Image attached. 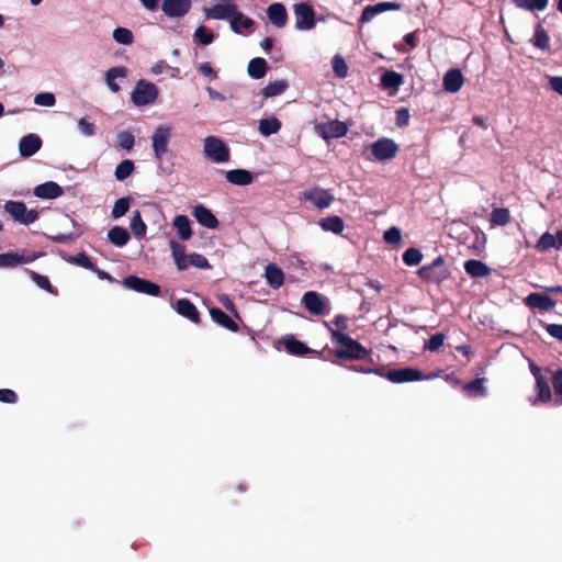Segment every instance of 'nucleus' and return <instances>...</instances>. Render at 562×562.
Masks as SVG:
<instances>
[{
	"instance_id": "1",
	"label": "nucleus",
	"mask_w": 562,
	"mask_h": 562,
	"mask_svg": "<svg viewBox=\"0 0 562 562\" xmlns=\"http://www.w3.org/2000/svg\"><path fill=\"white\" fill-rule=\"evenodd\" d=\"M353 371L370 373L374 372L380 376L386 378L389 381L393 383H405V382H413V381H422L426 376L424 373L413 367H404L400 369H393V370H385L384 368L375 367V363L370 358L369 361L363 366H357L353 363Z\"/></svg>"
},
{
	"instance_id": "2",
	"label": "nucleus",
	"mask_w": 562,
	"mask_h": 562,
	"mask_svg": "<svg viewBox=\"0 0 562 562\" xmlns=\"http://www.w3.org/2000/svg\"><path fill=\"white\" fill-rule=\"evenodd\" d=\"M417 274L427 283L440 284L450 278L451 272L443 257L438 256L431 263L420 267Z\"/></svg>"
},
{
	"instance_id": "3",
	"label": "nucleus",
	"mask_w": 562,
	"mask_h": 562,
	"mask_svg": "<svg viewBox=\"0 0 562 562\" xmlns=\"http://www.w3.org/2000/svg\"><path fill=\"white\" fill-rule=\"evenodd\" d=\"M203 155L216 164L227 162L231 157L228 146L216 136H206L203 139Z\"/></svg>"
},
{
	"instance_id": "4",
	"label": "nucleus",
	"mask_w": 562,
	"mask_h": 562,
	"mask_svg": "<svg viewBox=\"0 0 562 562\" xmlns=\"http://www.w3.org/2000/svg\"><path fill=\"white\" fill-rule=\"evenodd\" d=\"M3 209L14 222L22 225H30L38 218V212L33 209L27 210L22 201H7Z\"/></svg>"
},
{
	"instance_id": "5",
	"label": "nucleus",
	"mask_w": 562,
	"mask_h": 562,
	"mask_svg": "<svg viewBox=\"0 0 562 562\" xmlns=\"http://www.w3.org/2000/svg\"><path fill=\"white\" fill-rule=\"evenodd\" d=\"M324 325L331 334V341L337 347L334 350V355L337 360L351 359V337L340 329H333V326L328 322H324Z\"/></svg>"
},
{
	"instance_id": "6",
	"label": "nucleus",
	"mask_w": 562,
	"mask_h": 562,
	"mask_svg": "<svg viewBox=\"0 0 562 562\" xmlns=\"http://www.w3.org/2000/svg\"><path fill=\"white\" fill-rule=\"evenodd\" d=\"M158 97L157 87L146 80H139L132 92V101L137 106L151 104Z\"/></svg>"
},
{
	"instance_id": "7",
	"label": "nucleus",
	"mask_w": 562,
	"mask_h": 562,
	"mask_svg": "<svg viewBox=\"0 0 562 562\" xmlns=\"http://www.w3.org/2000/svg\"><path fill=\"white\" fill-rule=\"evenodd\" d=\"M171 138V127L159 125L151 135V148L157 161H161L164 155L168 151V144Z\"/></svg>"
},
{
	"instance_id": "8",
	"label": "nucleus",
	"mask_w": 562,
	"mask_h": 562,
	"mask_svg": "<svg viewBox=\"0 0 562 562\" xmlns=\"http://www.w3.org/2000/svg\"><path fill=\"white\" fill-rule=\"evenodd\" d=\"M238 8L234 0H220L214 5L204 9L205 16L213 20L232 21Z\"/></svg>"
},
{
	"instance_id": "9",
	"label": "nucleus",
	"mask_w": 562,
	"mask_h": 562,
	"mask_svg": "<svg viewBox=\"0 0 562 562\" xmlns=\"http://www.w3.org/2000/svg\"><path fill=\"white\" fill-rule=\"evenodd\" d=\"M123 285L128 290L150 296H158L160 294V286L157 283L136 276L125 277Z\"/></svg>"
},
{
	"instance_id": "10",
	"label": "nucleus",
	"mask_w": 562,
	"mask_h": 562,
	"mask_svg": "<svg viewBox=\"0 0 562 562\" xmlns=\"http://www.w3.org/2000/svg\"><path fill=\"white\" fill-rule=\"evenodd\" d=\"M397 151L398 146L391 138H380L371 144V154L379 161L392 159Z\"/></svg>"
},
{
	"instance_id": "11",
	"label": "nucleus",
	"mask_w": 562,
	"mask_h": 562,
	"mask_svg": "<svg viewBox=\"0 0 562 562\" xmlns=\"http://www.w3.org/2000/svg\"><path fill=\"white\" fill-rule=\"evenodd\" d=\"M294 14L296 16L295 27L301 31H307L315 26V12L313 8L305 3H296L294 5Z\"/></svg>"
},
{
	"instance_id": "12",
	"label": "nucleus",
	"mask_w": 562,
	"mask_h": 562,
	"mask_svg": "<svg viewBox=\"0 0 562 562\" xmlns=\"http://www.w3.org/2000/svg\"><path fill=\"white\" fill-rule=\"evenodd\" d=\"M327 303L326 297L315 291H307L302 296V304L313 315L325 314Z\"/></svg>"
},
{
	"instance_id": "13",
	"label": "nucleus",
	"mask_w": 562,
	"mask_h": 562,
	"mask_svg": "<svg viewBox=\"0 0 562 562\" xmlns=\"http://www.w3.org/2000/svg\"><path fill=\"white\" fill-rule=\"evenodd\" d=\"M191 7V0H164L161 10L167 16L178 19L184 16Z\"/></svg>"
},
{
	"instance_id": "14",
	"label": "nucleus",
	"mask_w": 562,
	"mask_h": 562,
	"mask_svg": "<svg viewBox=\"0 0 562 562\" xmlns=\"http://www.w3.org/2000/svg\"><path fill=\"white\" fill-rule=\"evenodd\" d=\"M38 255L30 254V252H4L0 254V268H14L20 265L31 263L33 262Z\"/></svg>"
},
{
	"instance_id": "15",
	"label": "nucleus",
	"mask_w": 562,
	"mask_h": 562,
	"mask_svg": "<svg viewBox=\"0 0 562 562\" xmlns=\"http://www.w3.org/2000/svg\"><path fill=\"white\" fill-rule=\"evenodd\" d=\"M402 4L398 2H379L376 4L367 5L359 19V23L363 24L370 22L375 15L385 11H398Z\"/></svg>"
},
{
	"instance_id": "16",
	"label": "nucleus",
	"mask_w": 562,
	"mask_h": 562,
	"mask_svg": "<svg viewBox=\"0 0 562 562\" xmlns=\"http://www.w3.org/2000/svg\"><path fill=\"white\" fill-rule=\"evenodd\" d=\"M42 147V139L37 134H27L19 142V154L23 158H30Z\"/></svg>"
},
{
	"instance_id": "17",
	"label": "nucleus",
	"mask_w": 562,
	"mask_h": 562,
	"mask_svg": "<svg viewBox=\"0 0 562 562\" xmlns=\"http://www.w3.org/2000/svg\"><path fill=\"white\" fill-rule=\"evenodd\" d=\"M303 196L318 209L328 207L334 200V196L330 194V192L322 188H313L308 191H305Z\"/></svg>"
},
{
	"instance_id": "18",
	"label": "nucleus",
	"mask_w": 562,
	"mask_h": 562,
	"mask_svg": "<svg viewBox=\"0 0 562 562\" xmlns=\"http://www.w3.org/2000/svg\"><path fill=\"white\" fill-rule=\"evenodd\" d=\"M192 215L205 228L215 229L218 226L216 216L203 204H196L192 210Z\"/></svg>"
},
{
	"instance_id": "19",
	"label": "nucleus",
	"mask_w": 562,
	"mask_h": 562,
	"mask_svg": "<svg viewBox=\"0 0 562 562\" xmlns=\"http://www.w3.org/2000/svg\"><path fill=\"white\" fill-rule=\"evenodd\" d=\"M525 304L530 308L548 312L554 308L555 301L547 294L532 292L526 296Z\"/></svg>"
},
{
	"instance_id": "20",
	"label": "nucleus",
	"mask_w": 562,
	"mask_h": 562,
	"mask_svg": "<svg viewBox=\"0 0 562 562\" xmlns=\"http://www.w3.org/2000/svg\"><path fill=\"white\" fill-rule=\"evenodd\" d=\"M33 194L40 199L54 200L61 196L64 194V190L58 183L54 181H46L36 186L33 190Z\"/></svg>"
},
{
	"instance_id": "21",
	"label": "nucleus",
	"mask_w": 562,
	"mask_h": 562,
	"mask_svg": "<svg viewBox=\"0 0 562 562\" xmlns=\"http://www.w3.org/2000/svg\"><path fill=\"white\" fill-rule=\"evenodd\" d=\"M464 82L463 75L460 69L451 68L449 69L442 79V86L447 92L456 93L460 91Z\"/></svg>"
},
{
	"instance_id": "22",
	"label": "nucleus",
	"mask_w": 562,
	"mask_h": 562,
	"mask_svg": "<svg viewBox=\"0 0 562 562\" xmlns=\"http://www.w3.org/2000/svg\"><path fill=\"white\" fill-rule=\"evenodd\" d=\"M403 83V75L394 70H385L381 76L382 88L385 90H392L390 91V95H394Z\"/></svg>"
},
{
	"instance_id": "23",
	"label": "nucleus",
	"mask_w": 562,
	"mask_h": 562,
	"mask_svg": "<svg viewBox=\"0 0 562 562\" xmlns=\"http://www.w3.org/2000/svg\"><path fill=\"white\" fill-rule=\"evenodd\" d=\"M267 15L270 22L277 27H283L288 21V12L284 4L280 2L272 3L267 9Z\"/></svg>"
},
{
	"instance_id": "24",
	"label": "nucleus",
	"mask_w": 562,
	"mask_h": 562,
	"mask_svg": "<svg viewBox=\"0 0 562 562\" xmlns=\"http://www.w3.org/2000/svg\"><path fill=\"white\" fill-rule=\"evenodd\" d=\"M265 278L269 286L273 290L281 288L284 282V273L282 269L274 263H269L266 267Z\"/></svg>"
},
{
	"instance_id": "25",
	"label": "nucleus",
	"mask_w": 562,
	"mask_h": 562,
	"mask_svg": "<svg viewBox=\"0 0 562 562\" xmlns=\"http://www.w3.org/2000/svg\"><path fill=\"white\" fill-rule=\"evenodd\" d=\"M176 311L181 316L190 319L193 323L200 322V314L194 304L188 299H180L176 303Z\"/></svg>"
},
{
	"instance_id": "26",
	"label": "nucleus",
	"mask_w": 562,
	"mask_h": 562,
	"mask_svg": "<svg viewBox=\"0 0 562 562\" xmlns=\"http://www.w3.org/2000/svg\"><path fill=\"white\" fill-rule=\"evenodd\" d=\"M464 270L472 278H485L491 273V268L477 259L467 260L464 262Z\"/></svg>"
},
{
	"instance_id": "27",
	"label": "nucleus",
	"mask_w": 562,
	"mask_h": 562,
	"mask_svg": "<svg viewBox=\"0 0 562 562\" xmlns=\"http://www.w3.org/2000/svg\"><path fill=\"white\" fill-rule=\"evenodd\" d=\"M127 76V69L125 67H112L105 72V83L109 90L113 93H117L121 90L120 85L116 82L119 78H125Z\"/></svg>"
},
{
	"instance_id": "28",
	"label": "nucleus",
	"mask_w": 562,
	"mask_h": 562,
	"mask_svg": "<svg viewBox=\"0 0 562 562\" xmlns=\"http://www.w3.org/2000/svg\"><path fill=\"white\" fill-rule=\"evenodd\" d=\"M225 177L229 183L235 186H248L254 181L252 173L246 169L228 170Z\"/></svg>"
},
{
	"instance_id": "29",
	"label": "nucleus",
	"mask_w": 562,
	"mask_h": 562,
	"mask_svg": "<svg viewBox=\"0 0 562 562\" xmlns=\"http://www.w3.org/2000/svg\"><path fill=\"white\" fill-rule=\"evenodd\" d=\"M535 380V391L538 394V401H540L541 403L550 402L552 400V391L550 387L551 379H548L547 376L542 375Z\"/></svg>"
},
{
	"instance_id": "30",
	"label": "nucleus",
	"mask_w": 562,
	"mask_h": 562,
	"mask_svg": "<svg viewBox=\"0 0 562 562\" xmlns=\"http://www.w3.org/2000/svg\"><path fill=\"white\" fill-rule=\"evenodd\" d=\"M255 24L251 18L246 16L243 12L237 10L232 21L229 22L231 29L236 34H243L244 30H249Z\"/></svg>"
},
{
	"instance_id": "31",
	"label": "nucleus",
	"mask_w": 562,
	"mask_h": 562,
	"mask_svg": "<svg viewBox=\"0 0 562 562\" xmlns=\"http://www.w3.org/2000/svg\"><path fill=\"white\" fill-rule=\"evenodd\" d=\"M210 315L215 323L225 327L226 329L234 331V333L238 330V325L221 308H218V307L211 308Z\"/></svg>"
},
{
	"instance_id": "32",
	"label": "nucleus",
	"mask_w": 562,
	"mask_h": 562,
	"mask_svg": "<svg viewBox=\"0 0 562 562\" xmlns=\"http://www.w3.org/2000/svg\"><path fill=\"white\" fill-rule=\"evenodd\" d=\"M281 122L276 116L261 119L258 122V131L265 137L277 134L281 130Z\"/></svg>"
},
{
	"instance_id": "33",
	"label": "nucleus",
	"mask_w": 562,
	"mask_h": 562,
	"mask_svg": "<svg viewBox=\"0 0 562 562\" xmlns=\"http://www.w3.org/2000/svg\"><path fill=\"white\" fill-rule=\"evenodd\" d=\"M130 238L128 231L122 226H114L108 232V239L116 247L125 246Z\"/></svg>"
},
{
	"instance_id": "34",
	"label": "nucleus",
	"mask_w": 562,
	"mask_h": 562,
	"mask_svg": "<svg viewBox=\"0 0 562 562\" xmlns=\"http://www.w3.org/2000/svg\"><path fill=\"white\" fill-rule=\"evenodd\" d=\"M172 225L181 240H188L192 236L190 220L187 215H177Z\"/></svg>"
},
{
	"instance_id": "35",
	"label": "nucleus",
	"mask_w": 562,
	"mask_h": 562,
	"mask_svg": "<svg viewBox=\"0 0 562 562\" xmlns=\"http://www.w3.org/2000/svg\"><path fill=\"white\" fill-rule=\"evenodd\" d=\"M348 131L346 123L339 121H331L328 124L323 126V137L328 138H337L344 136Z\"/></svg>"
},
{
	"instance_id": "36",
	"label": "nucleus",
	"mask_w": 562,
	"mask_h": 562,
	"mask_svg": "<svg viewBox=\"0 0 562 562\" xmlns=\"http://www.w3.org/2000/svg\"><path fill=\"white\" fill-rule=\"evenodd\" d=\"M247 71L251 78L261 79L267 72V61L261 57H255L249 61Z\"/></svg>"
},
{
	"instance_id": "37",
	"label": "nucleus",
	"mask_w": 562,
	"mask_h": 562,
	"mask_svg": "<svg viewBox=\"0 0 562 562\" xmlns=\"http://www.w3.org/2000/svg\"><path fill=\"white\" fill-rule=\"evenodd\" d=\"M510 212L507 207H494L490 218L491 226H505L510 222Z\"/></svg>"
},
{
	"instance_id": "38",
	"label": "nucleus",
	"mask_w": 562,
	"mask_h": 562,
	"mask_svg": "<svg viewBox=\"0 0 562 562\" xmlns=\"http://www.w3.org/2000/svg\"><path fill=\"white\" fill-rule=\"evenodd\" d=\"M319 225L323 231L333 232L335 234L341 233L345 227L344 221L337 215L322 218Z\"/></svg>"
},
{
	"instance_id": "39",
	"label": "nucleus",
	"mask_w": 562,
	"mask_h": 562,
	"mask_svg": "<svg viewBox=\"0 0 562 562\" xmlns=\"http://www.w3.org/2000/svg\"><path fill=\"white\" fill-rule=\"evenodd\" d=\"M284 347L289 353L294 356H303L310 352V348L293 336H290L284 340Z\"/></svg>"
},
{
	"instance_id": "40",
	"label": "nucleus",
	"mask_w": 562,
	"mask_h": 562,
	"mask_svg": "<svg viewBox=\"0 0 562 562\" xmlns=\"http://www.w3.org/2000/svg\"><path fill=\"white\" fill-rule=\"evenodd\" d=\"M134 169V161L131 159H124L116 166L114 177L117 181H124L133 173Z\"/></svg>"
},
{
	"instance_id": "41",
	"label": "nucleus",
	"mask_w": 562,
	"mask_h": 562,
	"mask_svg": "<svg viewBox=\"0 0 562 562\" xmlns=\"http://www.w3.org/2000/svg\"><path fill=\"white\" fill-rule=\"evenodd\" d=\"M146 224L144 223L140 212L134 211L131 218V229L134 236L138 239L145 237L146 235Z\"/></svg>"
},
{
	"instance_id": "42",
	"label": "nucleus",
	"mask_w": 562,
	"mask_h": 562,
	"mask_svg": "<svg viewBox=\"0 0 562 562\" xmlns=\"http://www.w3.org/2000/svg\"><path fill=\"white\" fill-rule=\"evenodd\" d=\"M288 88V82L285 80H276L273 82L268 83L262 89V95L265 98H272L282 94Z\"/></svg>"
},
{
	"instance_id": "43",
	"label": "nucleus",
	"mask_w": 562,
	"mask_h": 562,
	"mask_svg": "<svg viewBox=\"0 0 562 562\" xmlns=\"http://www.w3.org/2000/svg\"><path fill=\"white\" fill-rule=\"evenodd\" d=\"M532 44L533 46L542 50H547L550 48V37L547 31L540 24H538L536 29Z\"/></svg>"
},
{
	"instance_id": "44",
	"label": "nucleus",
	"mask_w": 562,
	"mask_h": 562,
	"mask_svg": "<svg viewBox=\"0 0 562 562\" xmlns=\"http://www.w3.org/2000/svg\"><path fill=\"white\" fill-rule=\"evenodd\" d=\"M517 8L528 11H543L549 0H513Z\"/></svg>"
},
{
	"instance_id": "45",
	"label": "nucleus",
	"mask_w": 562,
	"mask_h": 562,
	"mask_svg": "<svg viewBox=\"0 0 562 562\" xmlns=\"http://www.w3.org/2000/svg\"><path fill=\"white\" fill-rule=\"evenodd\" d=\"M130 205H131L130 196H123V198L117 199L112 207L111 216L114 220H117V218L124 216L127 213Z\"/></svg>"
},
{
	"instance_id": "46",
	"label": "nucleus",
	"mask_w": 562,
	"mask_h": 562,
	"mask_svg": "<svg viewBox=\"0 0 562 562\" xmlns=\"http://www.w3.org/2000/svg\"><path fill=\"white\" fill-rule=\"evenodd\" d=\"M551 384L554 393L555 404H562V369H558L551 374Z\"/></svg>"
},
{
	"instance_id": "47",
	"label": "nucleus",
	"mask_w": 562,
	"mask_h": 562,
	"mask_svg": "<svg viewBox=\"0 0 562 562\" xmlns=\"http://www.w3.org/2000/svg\"><path fill=\"white\" fill-rule=\"evenodd\" d=\"M333 71L338 78H346L348 75V65L341 55H335L331 60Z\"/></svg>"
},
{
	"instance_id": "48",
	"label": "nucleus",
	"mask_w": 562,
	"mask_h": 562,
	"mask_svg": "<svg viewBox=\"0 0 562 562\" xmlns=\"http://www.w3.org/2000/svg\"><path fill=\"white\" fill-rule=\"evenodd\" d=\"M423 260V254L419 249L411 247L403 254V261L406 266H417Z\"/></svg>"
},
{
	"instance_id": "49",
	"label": "nucleus",
	"mask_w": 562,
	"mask_h": 562,
	"mask_svg": "<svg viewBox=\"0 0 562 562\" xmlns=\"http://www.w3.org/2000/svg\"><path fill=\"white\" fill-rule=\"evenodd\" d=\"M133 33L126 27H116L113 31V40L122 45H130L133 43Z\"/></svg>"
},
{
	"instance_id": "50",
	"label": "nucleus",
	"mask_w": 562,
	"mask_h": 562,
	"mask_svg": "<svg viewBox=\"0 0 562 562\" xmlns=\"http://www.w3.org/2000/svg\"><path fill=\"white\" fill-rule=\"evenodd\" d=\"M135 144L134 135L130 132H121L116 136V147L125 150H131Z\"/></svg>"
},
{
	"instance_id": "51",
	"label": "nucleus",
	"mask_w": 562,
	"mask_h": 562,
	"mask_svg": "<svg viewBox=\"0 0 562 562\" xmlns=\"http://www.w3.org/2000/svg\"><path fill=\"white\" fill-rule=\"evenodd\" d=\"M384 241L392 246H400L402 243V232L398 227L392 226L384 232Z\"/></svg>"
},
{
	"instance_id": "52",
	"label": "nucleus",
	"mask_w": 562,
	"mask_h": 562,
	"mask_svg": "<svg viewBox=\"0 0 562 562\" xmlns=\"http://www.w3.org/2000/svg\"><path fill=\"white\" fill-rule=\"evenodd\" d=\"M537 250L543 252L550 248H555V237L550 233H544L540 236L536 244Z\"/></svg>"
},
{
	"instance_id": "53",
	"label": "nucleus",
	"mask_w": 562,
	"mask_h": 562,
	"mask_svg": "<svg viewBox=\"0 0 562 562\" xmlns=\"http://www.w3.org/2000/svg\"><path fill=\"white\" fill-rule=\"evenodd\" d=\"M484 381V378H476L473 381L467 383L463 389L469 393H474L475 395L483 396L486 393Z\"/></svg>"
},
{
	"instance_id": "54",
	"label": "nucleus",
	"mask_w": 562,
	"mask_h": 562,
	"mask_svg": "<svg viewBox=\"0 0 562 562\" xmlns=\"http://www.w3.org/2000/svg\"><path fill=\"white\" fill-rule=\"evenodd\" d=\"M80 134L85 137H92L97 133L94 123L90 122L87 117H81L77 123Z\"/></svg>"
},
{
	"instance_id": "55",
	"label": "nucleus",
	"mask_w": 562,
	"mask_h": 562,
	"mask_svg": "<svg viewBox=\"0 0 562 562\" xmlns=\"http://www.w3.org/2000/svg\"><path fill=\"white\" fill-rule=\"evenodd\" d=\"M34 103L38 106H54L56 103L55 94L52 92H41L34 97Z\"/></svg>"
},
{
	"instance_id": "56",
	"label": "nucleus",
	"mask_w": 562,
	"mask_h": 562,
	"mask_svg": "<svg viewBox=\"0 0 562 562\" xmlns=\"http://www.w3.org/2000/svg\"><path fill=\"white\" fill-rule=\"evenodd\" d=\"M194 38L202 45H210L214 41V35L205 26L201 25L195 30Z\"/></svg>"
},
{
	"instance_id": "57",
	"label": "nucleus",
	"mask_w": 562,
	"mask_h": 562,
	"mask_svg": "<svg viewBox=\"0 0 562 562\" xmlns=\"http://www.w3.org/2000/svg\"><path fill=\"white\" fill-rule=\"evenodd\" d=\"M443 341L445 335L442 333H437L425 341L424 348L429 351H437L440 349V347H442Z\"/></svg>"
},
{
	"instance_id": "58",
	"label": "nucleus",
	"mask_w": 562,
	"mask_h": 562,
	"mask_svg": "<svg viewBox=\"0 0 562 562\" xmlns=\"http://www.w3.org/2000/svg\"><path fill=\"white\" fill-rule=\"evenodd\" d=\"M69 261L88 270L95 269V265L85 252H79L76 256H71Z\"/></svg>"
},
{
	"instance_id": "59",
	"label": "nucleus",
	"mask_w": 562,
	"mask_h": 562,
	"mask_svg": "<svg viewBox=\"0 0 562 562\" xmlns=\"http://www.w3.org/2000/svg\"><path fill=\"white\" fill-rule=\"evenodd\" d=\"M189 263H190V266H193V267L200 268V269L211 268L207 259L203 255L196 254V252L189 255Z\"/></svg>"
},
{
	"instance_id": "60",
	"label": "nucleus",
	"mask_w": 562,
	"mask_h": 562,
	"mask_svg": "<svg viewBox=\"0 0 562 562\" xmlns=\"http://www.w3.org/2000/svg\"><path fill=\"white\" fill-rule=\"evenodd\" d=\"M411 114L407 108L396 110L395 124L398 127H406L409 124Z\"/></svg>"
},
{
	"instance_id": "61",
	"label": "nucleus",
	"mask_w": 562,
	"mask_h": 562,
	"mask_svg": "<svg viewBox=\"0 0 562 562\" xmlns=\"http://www.w3.org/2000/svg\"><path fill=\"white\" fill-rule=\"evenodd\" d=\"M32 280L36 283L37 286H40L43 290H46L50 293H53V286L49 282V279L45 276L38 274L34 271L31 272Z\"/></svg>"
},
{
	"instance_id": "62",
	"label": "nucleus",
	"mask_w": 562,
	"mask_h": 562,
	"mask_svg": "<svg viewBox=\"0 0 562 562\" xmlns=\"http://www.w3.org/2000/svg\"><path fill=\"white\" fill-rule=\"evenodd\" d=\"M370 353H371V350H368L361 344L353 340V361L364 360L370 356Z\"/></svg>"
},
{
	"instance_id": "63",
	"label": "nucleus",
	"mask_w": 562,
	"mask_h": 562,
	"mask_svg": "<svg viewBox=\"0 0 562 562\" xmlns=\"http://www.w3.org/2000/svg\"><path fill=\"white\" fill-rule=\"evenodd\" d=\"M18 401V395L10 389H0V402L14 404Z\"/></svg>"
},
{
	"instance_id": "64",
	"label": "nucleus",
	"mask_w": 562,
	"mask_h": 562,
	"mask_svg": "<svg viewBox=\"0 0 562 562\" xmlns=\"http://www.w3.org/2000/svg\"><path fill=\"white\" fill-rule=\"evenodd\" d=\"M546 330L550 336L562 341V324H549Z\"/></svg>"
}]
</instances>
